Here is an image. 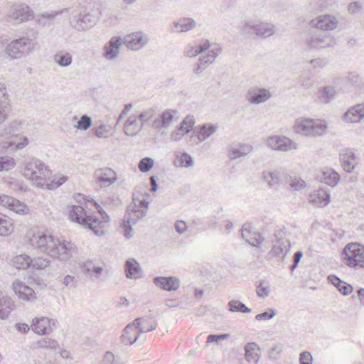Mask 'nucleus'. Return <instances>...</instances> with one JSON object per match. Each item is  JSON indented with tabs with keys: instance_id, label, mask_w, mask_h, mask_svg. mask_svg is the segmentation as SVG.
Wrapping results in <instances>:
<instances>
[{
	"instance_id": "nucleus-1",
	"label": "nucleus",
	"mask_w": 364,
	"mask_h": 364,
	"mask_svg": "<svg viewBox=\"0 0 364 364\" xmlns=\"http://www.w3.org/2000/svg\"><path fill=\"white\" fill-rule=\"evenodd\" d=\"M70 217L74 222L92 230L97 236L105 233L106 225L110 220L109 216L106 213H102V218L100 220L96 216L89 215L80 205L71 206Z\"/></svg>"
},
{
	"instance_id": "nucleus-2",
	"label": "nucleus",
	"mask_w": 364,
	"mask_h": 364,
	"mask_svg": "<svg viewBox=\"0 0 364 364\" xmlns=\"http://www.w3.org/2000/svg\"><path fill=\"white\" fill-rule=\"evenodd\" d=\"M23 166V176L29 180L34 181L38 187L43 188L46 178L51 174L48 166L37 159H32L30 161L24 162Z\"/></svg>"
},
{
	"instance_id": "nucleus-3",
	"label": "nucleus",
	"mask_w": 364,
	"mask_h": 364,
	"mask_svg": "<svg viewBox=\"0 0 364 364\" xmlns=\"http://www.w3.org/2000/svg\"><path fill=\"white\" fill-rule=\"evenodd\" d=\"M36 41L28 37L23 36L13 40L9 43L5 48V53L11 59H18L33 53L36 50Z\"/></svg>"
},
{
	"instance_id": "nucleus-4",
	"label": "nucleus",
	"mask_w": 364,
	"mask_h": 364,
	"mask_svg": "<svg viewBox=\"0 0 364 364\" xmlns=\"http://www.w3.org/2000/svg\"><path fill=\"white\" fill-rule=\"evenodd\" d=\"M325 122L310 118H299L295 121L294 130L296 133L306 136H318L326 130Z\"/></svg>"
},
{
	"instance_id": "nucleus-5",
	"label": "nucleus",
	"mask_w": 364,
	"mask_h": 364,
	"mask_svg": "<svg viewBox=\"0 0 364 364\" xmlns=\"http://www.w3.org/2000/svg\"><path fill=\"white\" fill-rule=\"evenodd\" d=\"M341 257L349 267L364 268V246L350 242L343 248Z\"/></svg>"
},
{
	"instance_id": "nucleus-6",
	"label": "nucleus",
	"mask_w": 364,
	"mask_h": 364,
	"mask_svg": "<svg viewBox=\"0 0 364 364\" xmlns=\"http://www.w3.org/2000/svg\"><path fill=\"white\" fill-rule=\"evenodd\" d=\"M144 210H139V207L135 203L130 204L126 210L124 216L122 227L124 230V237L130 238L132 236V225H135L139 219L144 216Z\"/></svg>"
},
{
	"instance_id": "nucleus-7",
	"label": "nucleus",
	"mask_w": 364,
	"mask_h": 364,
	"mask_svg": "<svg viewBox=\"0 0 364 364\" xmlns=\"http://www.w3.org/2000/svg\"><path fill=\"white\" fill-rule=\"evenodd\" d=\"M75 251V245L73 243L65 240H55L49 255L60 260H67Z\"/></svg>"
},
{
	"instance_id": "nucleus-8",
	"label": "nucleus",
	"mask_w": 364,
	"mask_h": 364,
	"mask_svg": "<svg viewBox=\"0 0 364 364\" xmlns=\"http://www.w3.org/2000/svg\"><path fill=\"white\" fill-rule=\"evenodd\" d=\"M266 143L272 149L279 151H288L297 149L296 143L284 136H269Z\"/></svg>"
},
{
	"instance_id": "nucleus-9",
	"label": "nucleus",
	"mask_w": 364,
	"mask_h": 364,
	"mask_svg": "<svg viewBox=\"0 0 364 364\" xmlns=\"http://www.w3.org/2000/svg\"><path fill=\"white\" fill-rule=\"evenodd\" d=\"M335 41L332 36L326 33H315L306 39V44L310 48L321 50L332 47Z\"/></svg>"
},
{
	"instance_id": "nucleus-10",
	"label": "nucleus",
	"mask_w": 364,
	"mask_h": 364,
	"mask_svg": "<svg viewBox=\"0 0 364 364\" xmlns=\"http://www.w3.org/2000/svg\"><path fill=\"white\" fill-rule=\"evenodd\" d=\"M149 41V39L144 33L141 31L134 32L127 34L124 37L122 43L125 46L132 50H139L144 48Z\"/></svg>"
},
{
	"instance_id": "nucleus-11",
	"label": "nucleus",
	"mask_w": 364,
	"mask_h": 364,
	"mask_svg": "<svg viewBox=\"0 0 364 364\" xmlns=\"http://www.w3.org/2000/svg\"><path fill=\"white\" fill-rule=\"evenodd\" d=\"M54 241L51 235L43 232H38L30 238V243L33 247L48 254Z\"/></svg>"
},
{
	"instance_id": "nucleus-12",
	"label": "nucleus",
	"mask_w": 364,
	"mask_h": 364,
	"mask_svg": "<svg viewBox=\"0 0 364 364\" xmlns=\"http://www.w3.org/2000/svg\"><path fill=\"white\" fill-rule=\"evenodd\" d=\"M309 25L323 31H331L336 28L338 21L335 16L331 15H322L312 19Z\"/></svg>"
},
{
	"instance_id": "nucleus-13",
	"label": "nucleus",
	"mask_w": 364,
	"mask_h": 364,
	"mask_svg": "<svg viewBox=\"0 0 364 364\" xmlns=\"http://www.w3.org/2000/svg\"><path fill=\"white\" fill-rule=\"evenodd\" d=\"M153 283L158 288L168 291L177 290L181 284L179 279L173 276L156 277L153 279Z\"/></svg>"
},
{
	"instance_id": "nucleus-14",
	"label": "nucleus",
	"mask_w": 364,
	"mask_h": 364,
	"mask_svg": "<svg viewBox=\"0 0 364 364\" xmlns=\"http://www.w3.org/2000/svg\"><path fill=\"white\" fill-rule=\"evenodd\" d=\"M55 320L47 317L35 318L31 325L32 330L38 334H48L52 332V326H55Z\"/></svg>"
},
{
	"instance_id": "nucleus-15",
	"label": "nucleus",
	"mask_w": 364,
	"mask_h": 364,
	"mask_svg": "<svg viewBox=\"0 0 364 364\" xmlns=\"http://www.w3.org/2000/svg\"><path fill=\"white\" fill-rule=\"evenodd\" d=\"M9 16L13 20L23 22L28 21L33 16V12L28 5L19 4L11 8Z\"/></svg>"
},
{
	"instance_id": "nucleus-16",
	"label": "nucleus",
	"mask_w": 364,
	"mask_h": 364,
	"mask_svg": "<svg viewBox=\"0 0 364 364\" xmlns=\"http://www.w3.org/2000/svg\"><path fill=\"white\" fill-rule=\"evenodd\" d=\"M132 323L140 334L154 331L157 327V322L151 316L138 317Z\"/></svg>"
},
{
	"instance_id": "nucleus-17",
	"label": "nucleus",
	"mask_w": 364,
	"mask_h": 364,
	"mask_svg": "<svg viewBox=\"0 0 364 364\" xmlns=\"http://www.w3.org/2000/svg\"><path fill=\"white\" fill-rule=\"evenodd\" d=\"M122 43L121 37L114 36L111 38L105 46L103 56L109 60L115 59L119 53V47Z\"/></svg>"
},
{
	"instance_id": "nucleus-18",
	"label": "nucleus",
	"mask_w": 364,
	"mask_h": 364,
	"mask_svg": "<svg viewBox=\"0 0 364 364\" xmlns=\"http://www.w3.org/2000/svg\"><path fill=\"white\" fill-rule=\"evenodd\" d=\"M241 232L242 238L253 247H259L264 240L259 232L252 230L250 224L245 223Z\"/></svg>"
},
{
	"instance_id": "nucleus-19",
	"label": "nucleus",
	"mask_w": 364,
	"mask_h": 364,
	"mask_svg": "<svg viewBox=\"0 0 364 364\" xmlns=\"http://www.w3.org/2000/svg\"><path fill=\"white\" fill-rule=\"evenodd\" d=\"M176 113V110L166 109L153 121L151 127L154 129L168 128L173 119V115Z\"/></svg>"
},
{
	"instance_id": "nucleus-20",
	"label": "nucleus",
	"mask_w": 364,
	"mask_h": 364,
	"mask_svg": "<svg viewBox=\"0 0 364 364\" xmlns=\"http://www.w3.org/2000/svg\"><path fill=\"white\" fill-rule=\"evenodd\" d=\"M247 97L252 104H260L268 100L271 93L266 89L256 87L248 91Z\"/></svg>"
},
{
	"instance_id": "nucleus-21",
	"label": "nucleus",
	"mask_w": 364,
	"mask_h": 364,
	"mask_svg": "<svg viewBox=\"0 0 364 364\" xmlns=\"http://www.w3.org/2000/svg\"><path fill=\"white\" fill-rule=\"evenodd\" d=\"M13 289L15 294L21 299L30 301L35 298L34 291L21 281L13 283Z\"/></svg>"
},
{
	"instance_id": "nucleus-22",
	"label": "nucleus",
	"mask_w": 364,
	"mask_h": 364,
	"mask_svg": "<svg viewBox=\"0 0 364 364\" xmlns=\"http://www.w3.org/2000/svg\"><path fill=\"white\" fill-rule=\"evenodd\" d=\"M340 160L343 168L346 172H351L355 168L356 156L351 149H346L340 152Z\"/></svg>"
},
{
	"instance_id": "nucleus-23",
	"label": "nucleus",
	"mask_w": 364,
	"mask_h": 364,
	"mask_svg": "<svg viewBox=\"0 0 364 364\" xmlns=\"http://www.w3.org/2000/svg\"><path fill=\"white\" fill-rule=\"evenodd\" d=\"M364 117V105L358 104L350 108L343 116L346 122L355 123Z\"/></svg>"
},
{
	"instance_id": "nucleus-24",
	"label": "nucleus",
	"mask_w": 364,
	"mask_h": 364,
	"mask_svg": "<svg viewBox=\"0 0 364 364\" xmlns=\"http://www.w3.org/2000/svg\"><path fill=\"white\" fill-rule=\"evenodd\" d=\"M253 150V147L248 144H239L238 146H230L228 148V156L231 160H235L248 155Z\"/></svg>"
},
{
	"instance_id": "nucleus-25",
	"label": "nucleus",
	"mask_w": 364,
	"mask_h": 364,
	"mask_svg": "<svg viewBox=\"0 0 364 364\" xmlns=\"http://www.w3.org/2000/svg\"><path fill=\"white\" fill-rule=\"evenodd\" d=\"M95 174L97 180L101 186L112 184L117 179L116 173L109 168H100L96 171Z\"/></svg>"
},
{
	"instance_id": "nucleus-26",
	"label": "nucleus",
	"mask_w": 364,
	"mask_h": 364,
	"mask_svg": "<svg viewBox=\"0 0 364 364\" xmlns=\"http://www.w3.org/2000/svg\"><path fill=\"white\" fill-rule=\"evenodd\" d=\"M126 277L129 279H139L141 277L139 263L133 258L128 259L124 264Z\"/></svg>"
},
{
	"instance_id": "nucleus-27",
	"label": "nucleus",
	"mask_w": 364,
	"mask_h": 364,
	"mask_svg": "<svg viewBox=\"0 0 364 364\" xmlns=\"http://www.w3.org/2000/svg\"><path fill=\"white\" fill-rule=\"evenodd\" d=\"M136 330L137 329L134 327L133 323L128 324L123 330V333L120 337L121 342L125 346L133 345L140 336L139 331L136 335H134Z\"/></svg>"
},
{
	"instance_id": "nucleus-28",
	"label": "nucleus",
	"mask_w": 364,
	"mask_h": 364,
	"mask_svg": "<svg viewBox=\"0 0 364 364\" xmlns=\"http://www.w3.org/2000/svg\"><path fill=\"white\" fill-rule=\"evenodd\" d=\"M259 347L256 343H248L245 346V358L251 364H257L260 358Z\"/></svg>"
},
{
	"instance_id": "nucleus-29",
	"label": "nucleus",
	"mask_w": 364,
	"mask_h": 364,
	"mask_svg": "<svg viewBox=\"0 0 364 364\" xmlns=\"http://www.w3.org/2000/svg\"><path fill=\"white\" fill-rule=\"evenodd\" d=\"M318 178L321 183H324L331 187H335L340 180V176L333 169L328 168L323 171L318 176Z\"/></svg>"
},
{
	"instance_id": "nucleus-30",
	"label": "nucleus",
	"mask_w": 364,
	"mask_h": 364,
	"mask_svg": "<svg viewBox=\"0 0 364 364\" xmlns=\"http://www.w3.org/2000/svg\"><path fill=\"white\" fill-rule=\"evenodd\" d=\"M330 202V193L328 191L320 188L311 195V203L319 206H325Z\"/></svg>"
},
{
	"instance_id": "nucleus-31",
	"label": "nucleus",
	"mask_w": 364,
	"mask_h": 364,
	"mask_svg": "<svg viewBox=\"0 0 364 364\" xmlns=\"http://www.w3.org/2000/svg\"><path fill=\"white\" fill-rule=\"evenodd\" d=\"M291 245L289 240H285L281 243H275L269 252L273 257H279L282 261L290 250Z\"/></svg>"
},
{
	"instance_id": "nucleus-32",
	"label": "nucleus",
	"mask_w": 364,
	"mask_h": 364,
	"mask_svg": "<svg viewBox=\"0 0 364 364\" xmlns=\"http://www.w3.org/2000/svg\"><path fill=\"white\" fill-rule=\"evenodd\" d=\"M143 126V122L139 124L136 118L129 117L125 122L124 132L127 136H135L141 130Z\"/></svg>"
},
{
	"instance_id": "nucleus-33",
	"label": "nucleus",
	"mask_w": 364,
	"mask_h": 364,
	"mask_svg": "<svg viewBox=\"0 0 364 364\" xmlns=\"http://www.w3.org/2000/svg\"><path fill=\"white\" fill-rule=\"evenodd\" d=\"M69 22L70 26L77 31H85L84 22L82 21V14L78 9H72L70 8Z\"/></svg>"
},
{
	"instance_id": "nucleus-34",
	"label": "nucleus",
	"mask_w": 364,
	"mask_h": 364,
	"mask_svg": "<svg viewBox=\"0 0 364 364\" xmlns=\"http://www.w3.org/2000/svg\"><path fill=\"white\" fill-rule=\"evenodd\" d=\"M336 95L335 87L332 86H325L321 88L318 92V99L320 102L328 104L334 100Z\"/></svg>"
},
{
	"instance_id": "nucleus-35",
	"label": "nucleus",
	"mask_w": 364,
	"mask_h": 364,
	"mask_svg": "<svg viewBox=\"0 0 364 364\" xmlns=\"http://www.w3.org/2000/svg\"><path fill=\"white\" fill-rule=\"evenodd\" d=\"M82 272L89 278L95 275L99 278L103 269L101 267H96L92 261H87L80 265Z\"/></svg>"
},
{
	"instance_id": "nucleus-36",
	"label": "nucleus",
	"mask_w": 364,
	"mask_h": 364,
	"mask_svg": "<svg viewBox=\"0 0 364 364\" xmlns=\"http://www.w3.org/2000/svg\"><path fill=\"white\" fill-rule=\"evenodd\" d=\"M196 26V21L191 18H182L173 23L174 31L186 32Z\"/></svg>"
},
{
	"instance_id": "nucleus-37",
	"label": "nucleus",
	"mask_w": 364,
	"mask_h": 364,
	"mask_svg": "<svg viewBox=\"0 0 364 364\" xmlns=\"http://www.w3.org/2000/svg\"><path fill=\"white\" fill-rule=\"evenodd\" d=\"M14 309V303L6 296H0V318L6 319Z\"/></svg>"
},
{
	"instance_id": "nucleus-38",
	"label": "nucleus",
	"mask_w": 364,
	"mask_h": 364,
	"mask_svg": "<svg viewBox=\"0 0 364 364\" xmlns=\"http://www.w3.org/2000/svg\"><path fill=\"white\" fill-rule=\"evenodd\" d=\"M198 139L200 141H203L216 132L218 126L213 124H203L198 126Z\"/></svg>"
},
{
	"instance_id": "nucleus-39",
	"label": "nucleus",
	"mask_w": 364,
	"mask_h": 364,
	"mask_svg": "<svg viewBox=\"0 0 364 364\" xmlns=\"http://www.w3.org/2000/svg\"><path fill=\"white\" fill-rule=\"evenodd\" d=\"M14 230V225L11 220L6 215L0 213V235L8 236Z\"/></svg>"
},
{
	"instance_id": "nucleus-40",
	"label": "nucleus",
	"mask_w": 364,
	"mask_h": 364,
	"mask_svg": "<svg viewBox=\"0 0 364 364\" xmlns=\"http://www.w3.org/2000/svg\"><path fill=\"white\" fill-rule=\"evenodd\" d=\"M55 62L60 67H68L73 62L70 53L66 51H59L54 55Z\"/></svg>"
},
{
	"instance_id": "nucleus-41",
	"label": "nucleus",
	"mask_w": 364,
	"mask_h": 364,
	"mask_svg": "<svg viewBox=\"0 0 364 364\" xmlns=\"http://www.w3.org/2000/svg\"><path fill=\"white\" fill-rule=\"evenodd\" d=\"M210 43L208 40H205L202 45L191 46L185 50V55L188 58H193L202 53L210 48Z\"/></svg>"
},
{
	"instance_id": "nucleus-42",
	"label": "nucleus",
	"mask_w": 364,
	"mask_h": 364,
	"mask_svg": "<svg viewBox=\"0 0 364 364\" xmlns=\"http://www.w3.org/2000/svg\"><path fill=\"white\" fill-rule=\"evenodd\" d=\"M33 259L27 255H20L16 256L14 259V266L17 269H26L32 267Z\"/></svg>"
},
{
	"instance_id": "nucleus-43",
	"label": "nucleus",
	"mask_w": 364,
	"mask_h": 364,
	"mask_svg": "<svg viewBox=\"0 0 364 364\" xmlns=\"http://www.w3.org/2000/svg\"><path fill=\"white\" fill-rule=\"evenodd\" d=\"M228 310L231 312H240L244 314H250L252 309L247 307L245 304L238 300H231L228 304Z\"/></svg>"
},
{
	"instance_id": "nucleus-44",
	"label": "nucleus",
	"mask_w": 364,
	"mask_h": 364,
	"mask_svg": "<svg viewBox=\"0 0 364 364\" xmlns=\"http://www.w3.org/2000/svg\"><path fill=\"white\" fill-rule=\"evenodd\" d=\"M274 33L272 26L265 23H259L257 25L255 36L265 38L272 36Z\"/></svg>"
},
{
	"instance_id": "nucleus-45",
	"label": "nucleus",
	"mask_w": 364,
	"mask_h": 364,
	"mask_svg": "<svg viewBox=\"0 0 364 364\" xmlns=\"http://www.w3.org/2000/svg\"><path fill=\"white\" fill-rule=\"evenodd\" d=\"M262 178L270 188L275 187L279 184V173L277 172L264 171L262 173Z\"/></svg>"
},
{
	"instance_id": "nucleus-46",
	"label": "nucleus",
	"mask_w": 364,
	"mask_h": 364,
	"mask_svg": "<svg viewBox=\"0 0 364 364\" xmlns=\"http://www.w3.org/2000/svg\"><path fill=\"white\" fill-rule=\"evenodd\" d=\"M9 209L20 215H26L29 212V208L27 205L15 198H14V201L11 203Z\"/></svg>"
},
{
	"instance_id": "nucleus-47",
	"label": "nucleus",
	"mask_w": 364,
	"mask_h": 364,
	"mask_svg": "<svg viewBox=\"0 0 364 364\" xmlns=\"http://www.w3.org/2000/svg\"><path fill=\"white\" fill-rule=\"evenodd\" d=\"M257 25V23L253 21L246 22L241 29L242 33L247 35L248 37L255 38Z\"/></svg>"
},
{
	"instance_id": "nucleus-48",
	"label": "nucleus",
	"mask_w": 364,
	"mask_h": 364,
	"mask_svg": "<svg viewBox=\"0 0 364 364\" xmlns=\"http://www.w3.org/2000/svg\"><path fill=\"white\" fill-rule=\"evenodd\" d=\"M50 264V261L49 260L48 256L38 257L33 259L32 268L37 270L43 269L48 267Z\"/></svg>"
},
{
	"instance_id": "nucleus-49",
	"label": "nucleus",
	"mask_w": 364,
	"mask_h": 364,
	"mask_svg": "<svg viewBox=\"0 0 364 364\" xmlns=\"http://www.w3.org/2000/svg\"><path fill=\"white\" fill-rule=\"evenodd\" d=\"M36 347L39 348L56 349L58 347V343L54 339L44 338L36 343Z\"/></svg>"
},
{
	"instance_id": "nucleus-50",
	"label": "nucleus",
	"mask_w": 364,
	"mask_h": 364,
	"mask_svg": "<svg viewBox=\"0 0 364 364\" xmlns=\"http://www.w3.org/2000/svg\"><path fill=\"white\" fill-rule=\"evenodd\" d=\"M16 165L14 158L6 156H0V171H9Z\"/></svg>"
},
{
	"instance_id": "nucleus-51",
	"label": "nucleus",
	"mask_w": 364,
	"mask_h": 364,
	"mask_svg": "<svg viewBox=\"0 0 364 364\" xmlns=\"http://www.w3.org/2000/svg\"><path fill=\"white\" fill-rule=\"evenodd\" d=\"M67 180L68 177L65 176H55L50 183H45V185L48 189L54 190L63 185Z\"/></svg>"
},
{
	"instance_id": "nucleus-52",
	"label": "nucleus",
	"mask_w": 364,
	"mask_h": 364,
	"mask_svg": "<svg viewBox=\"0 0 364 364\" xmlns=\"http://www.w3.org/2000/svg\"><path fill=\"white\" fill-rule=\"evenodd\" d=\"M102 203L105 206L113 208L120 205L122 204V201L117 195L112 194L105 198L102 200Z\"/></svg>"
},
{
	"instance_id": "nucleus-53",
	"label": "nucleus",
	"mask_w": 364,
	"mask_h": 364,
	"mask_svg": "<svg viewBox=\"0 0 364 364\" xmlns=\"http://www.w3.org/2000/svg\"><path fill=\"white\" fill-rule=\"evenodd\" d=\"M178 166L183 167H190L193 165V161L192 157L187 153H182L180 156H176V162Z\"/></svg>"
},
{
	"instance_id": "nucleus-54",
	"label": "nucleus",
	"mask_w": 364,
	"mask_h": 364,
	"mask_svg": "<svg viewBox=\"0 0 364 364\" xmlns=\"http://www.w3.org/2000/svg\"><path fill=\"white\" fill-rule=\"evenodd\" d=\"M95 134L99 138H106L112 130V127L107 124H101L93 129Z\"/></svg>"
},
{
	"instance_id": "nucleus-55",
	"label": "nucleus",
	"mask_w": 364,
	"mask_h": 364,
	"mask_svg": "<svg viewBox=\"0 0 364 364\" xmlns=\"http://www.w3.org/2000/svg\"><path fill=\"white\" fill-rule=\"evenodd\" d=\"M153 166L154 160L149 157L142 159L138 164L139 169L143 173L148 172Z\"/></svg>"
},
{
	"instance_id": "nucleus-56",
	"label": "nucleus",
	"mask_w": 364,
	"mask_h": 364,
	"mask_svg": "<svg viewBox=\"0 0 364 364\" xmlns=\"http://www.w3.org/2000/svg\"><path fill=\"white\" fill-rule=\"evenodd\" d=\"M92 125V119L86 114L82 115L75 127L80 130H87Z\"/></svg>"
},
{
	"instance_id": "nucleus-57",
	"label": "nucleus",
	"mask_w": 364,
	"mask_h": 364,
	"mask_svg": "<svg viewBox=\"0 0 364 364\" xmlns=\"http://www.w3.org/2000/svg\"><path fill=\"white\" fill-rule=\"evenodd\" d=\"M10 112L11 105L9 102H0V124L6 120Z\"/></svg>"
},
{
	"instance_id": "nucleus-58",
	"label": "nucleus",
	"mask_w": 364,
	"mask_h": 364,
	"mask_svg": "<svg viewBox=\"0 0 364 364\" xmlns=\"http://www.w3.org/2000/svg\"><path fill=\"white\" fill-rule=\"evenodd\" d=\"M82 21L84 22V28L86 31L95 24L96 18L89 13L84 14H82Z\"/></svg>"
},
{
	"instance_id": "nucleus-59",
	"label": "nucleus",
	"mask_w": 364,
	"mask_h": 364,
	"mask_svg": "<svg viewBox=\"0 0 364 364\" xmlns=\"http://www.w3.org/2000/svg\"><path fill=\"white\" fill-rule=\"evenodd\" d=\"M277 313L275 309H269L267 311L256 315L255 319L257 321L260 320H269L272 318Z\"/></svg>"
},
{
	"instance_id": "nucleus-60",
	"label": "nucleus",
	"mask_w": 364,
	"mask_h": 364,
	"mask_svg": "<svg viewBox=\"0 0 364 364\" xmlns=\"http://www.w3.org/2000/svg\"><path fill=\"white\" fill-rule=\"evenodd\" d=\"M265 281L259 280V285L257 287V294L260 298H265L268 296L269 294V291L268 290V287L264 286Z\"/></svg>"
},
{
	"instance_id": "nucleus-61",
	"label": "nucleus",
	"mask_w": 364,
	"mask_h": 364,
	"mask_svg": "<svg viewBox=\"0 0 364 364\" xmlns=\"http://www.w3.org/2000/svg\"><path fill=\"white\" fill-rule=\"evenodd\" d=\"M155 109L154 108H149L147 110H145L138 116V119L139 120H143L147 122L151 119L154 115Z\"/></svg>"
},
{
	"instance_id": "nucleus-62",
	"label": "nucleus",
	"mask_w": 364,
	"mask_h": 364,
	"mask_svg": "<svg viewBox=\"0 0 364 364\" xmlns=\"http://www.w3.org/2000/svg\"><path fill=\"white\" fill-rule=\"evenodd\" d=\"M214 62L213 55H208V54L205 56L200 57L198 60V64H199L204 70L210 64Z\"/></svg>"
},
{
	"instance_id": "nucleus-63",
	"label": "nucleus",
	"mask_w": 364,
	"mask_h": 364,
	"mask_svg": "<svg viewBox=\"0 0 364 364\" xmlns=\"http://www.w3.org/2000/svg\"><path fill=\"white\" fill-rule=\"evenodd\" d=\"M282 350L283 346L282 344L278 343L275 345L269 350V355L270 358L277 359L278 358L279 354L282 351Z\"/></svg>"
},
{
	"instance_id": "nucleus-64",
	"label": "nucleus",
	"mask_w": 364,
	"mask_h": 364,
	"mask_svg": "<svg viewBox=\"0 0 364 364\" xmlns=\"http://www.w3.org/2000/svg\"><path fill=\"white\" fill-rule=\"evenodd\" d=\"M300 364H311L312 356L308 351H304L300 354L299 358Z\"/></svg>"
}]
</instances>
